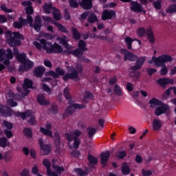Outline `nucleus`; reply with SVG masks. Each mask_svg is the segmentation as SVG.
<instances>
[{
    "label": "nucleus",
    "instance_id": "nucleus-1",
    "mask_svg": "<svg viewBox=\"0 0 176 176\" xmlns=\"http://www.w3.org/2000/svg\"><path fill=\"white\" fill-rule=\"evenodd\" d=\"M56 41L59 42L60 45L65 46L67 50L63 51L61 45L55 43L52 45V43L46 42V40L42 38L39 40V42L34 41V45L39 50H45L47 53H63L64 54H73L75 57H80L83 55V52H86L87 48H86V43L84 41L80 40L78 43L79 50H76L75 51H71L72 46L68 44V38L65 36H58Z\"/></svg>",
    "mask_w": 176,
    "mask_h": 176
},
{
    "label": "nucleus",
    "instance_id": "nucleus-2",
    "mask_svg": "<svg viewBox=\"0 0 176 176\" xmlns=\"http://www.w3.org/2000/svg\"><path fill=\"white\" fill-rule=\"evenodd\" d=\"M0 115L2 116H12V115H14L17 116V118H22L23 119H25V118H30L29 120L30 124H35V117H34V113L32 111L28 110L25 113H20L19 111H14L8 107H3L2 104H0Z\"/></svg>",
    "mask_w": 176,
    "mask_h": 176
},
{
    "label": "nucleus",
    "instance_id": "nucleus-3",
    "mask_svg": "<svg viewBox=\"0 0 176 176\" xmlns=\"http://www.w3.org/2000/svg\"><path fill=\"white\" fill-rule=\"evenodd\" d=\"M14 54L18 61L21 63L19 68V71H29L34 67V62L27 59L25 54H19V50L16 48H14Z\"/></svg>",
    "mask_w": 176,
    "mask_h": 176
},
{
    "label": "nucleus",
    "instance_id": "nucleus-4",
    "mask_svg": "<svg viewBox=\"0 0 176 176\" xmlns=\"http://www.w3.org/2000/svg\"><path fill=\"white\" fill-rule=\"evenodd\" d=\"M52 163V168L54 171H52V169H50V161H49V160L45 159L43 161V166L47 168V174L48 176H58V174H61V173L64 171V168L56 165L57 160H53Z\"/></svg>",
    "mask_w": 176,
    "mask_h": 176
},
{
    "label": "nucleus",
    "instance_id": "nucleus-5",
    "mask_svg": "<svg viewBox=\"0 0 176 176\" xmlns=\"http://www.w3.org/2000/svg\"><path fill=\"white\" fill-rule=\"evenodd\" d=\"M6 38L10 46H19V45H21V40L20 39H24L23 35L19 32L12 33L9 30L6 32Z\"/></svg>",
    "mask_w": 176,
    "mask_h": 176
},
{
    "label": "nucleus",
    "instance_id": "nucleus-6",
    "mask_svg": "<svg viewBox=\"0 0 176 176\" xmlns=\"http://www.w3.org/2000/svg\"><path fill=\"white\" fill-rule=\"evenodd\" d=\"M82 133L79 130H76L72 134H66V138L67 141H69V148H74V149H78L79 148V145L80 144V141L78 139V137Z\"/></svg>",
    "mask_w": 176,
    "mask_h": 176
},
{
    "label": "nucleus",
    "instance_id": "nucleus-7",
    "mask_svg": "<svg viewBox=\"0 0 176 176\" xmlns=\"http://www.w3.org/2000/svg\"><path fill=\"white\" fill-rule=\"evenodd\" d=\"M170 61H173V57L170 55L164 54L158 57L153 56L152 60H148V64L154 63L155 67L159 68V67H163L166 63H170Z\"/></svg>",
    "mask_w": 176,
    "mask_h": 176
},
{
    "label": "nucleus",
    "instance_id": "nucleus-8",
    "mask_svg": "<svg viewBox=\"0 0 176 176\" xmlns=\"http://www.w3.org/2000/svg\"><path fill=\"white\" fill-rule=\"evenodd\" d=\"M93 0H69V3L71 8H78V6H81L82 9H91L93 6Z\"/></svg>",
    "mask_w": 176,
    "mask_h": 176
},
{
    "label": "nucleus",
    "instance_id": "nucleus-9",
    "mask_svg": "<svg viewBox=\"0 0 176 176\" xmlns=\"http://www.w3.org/2000/svg\"><path fill=\"white\" fill-rule=\"evenodd\" d=\"M43 9L45 13H47V14H49V13H52L54 20H61L63 16H61L60 11H58L57 8H53V6H52L51 3H45Z\"/></svg>",
    "mask_w": 176,
    "mask_h": 176
},
{
    "label": "nucleus",
    "instance_id": "nucleus-10",
    "mask_svg": "<svg viewBox=\"0 0 176 176\" xmlns=\"http://www.w3.org/2000/svg\"><path fill=\"white\" fill-rule=\"evenodd\" d=\"M68 104L69 107L66 109L65 113L63 114V118H68L69 115H72L75 109H83V108H85V105L83 104H75L74 102L72 101V99L69 100Z\"/></svg>",
    "mask_w": 176,
    "mask_h": 176
},
{
    "label": "nucleus",
    "instance_id": "nucleus-11",
    "mask_svg": "<svg viewBox=\"0 0 176 176\" xmlns=\"http://www.w3.org/2000/svg\"><path fill=\"white\" fill-rule=\"evenodd\" d=\"M13 58V52L10 50V49L7 50L6 51L3 49L0 50V61L1 63H3L5 65H9L10 60Z\"/></svg>",
    "mask_w": 176,
    "mask_h": 176
},
{
    "label": "nucleus",
    "instance_id": "nucleus-12",
    "mask_svg": "<svg viewBox=\"0 0 176 176\" xmlns=\"http://www.w3.org/2000/svg\"><path fill=\"white\" fill-rule=\"evenodd\" d=\"M28 21L26 20L27 23H29L30 24V27H33L37 32L38 31H41V27H42V22L41 21V16H36L34 19V24L32 25V21H34V19H32V16L31 15H28Z\"/></svg>",
    "mask_w": 176,
    "mask_h": 176
},
{
    "label": "nucleus",
    "instance_id": "nucleus-13",
    "mask_svg": "<svg viewBox=\"0 0 176 176\" xmlns=\"http://www.w3.org/2000/svg\"><path fill=\"white\" fill-rule=\"evenodd\" d=\"M68 72L65 76H63L64 80H68V79H76L78 80V72L72 66H68L66 67Z\"/></svg>",
    "mask_w": 176,
    "mask_h": 176
},
{
    "label": "nucleus",
    "instance_id": "nucleus-14",
    "mask_svg": "<svg viewBox=\"0 0 176 176\" xmlns=\"http://www.w3.org/2000/svg\"><path fill=\"white\" fill-rule=\"evenodd\" d=\"M170 111V107L167 104H163L162 103L161 105L158 106L155 109V113L156 116H160V115H163V113H167V112Z\"/></svg>",
    "mask_w": 176,
    "mask_h": 176
},
{
    "label": "nucleus",
    "instance_id": "nucleus-15",
    "mask_svg": "<svg viewBox=\"0 0 176 176\" xmlns=\"http://www.w3.org/2000/svg\"><path fill=\"white\" fill-rule=\"evenodd\" d=\"M6 98L8 105H10V107H17V102L13 101L17 98V95H15L12 91H9L6 95Z\"/></svg>",
    "mask_w": 176,
    "mask_h": 176
},
{
    "label": "nucleus",
    "instance_id": "nucleus-16",
    "mask_svg": "<svg viewBox=\"0 0 176 176\" xmlns=\"http://www.w3.org/2000/svg\"><path fill=\"white\" fill-rule=\"evenodd\" d=\"M27 89H32V81L30 79H25L23 85L22 96H28L30 91Z\"/></svg>",
    "mask_w": 176,
    "mask_h": 176
},
{
    "label": "nucleus",
    "instance_id": "nucleus-17",
    "mask_svg": "<svg viewBox=\"0 0 176 176\" xmlns=\"http://www.w3.org/2000/svg\"><path fill=\"white\" fill-rule=\"evenodd\" d=\"M56 72L50 71L45 74L47 76H52V78H58V76H63V75H65V71H64L60 67H57L56 69Z\"/></svg>",
    "mask_w": 176,
    "mask_h": 176
},
{
    "label": "nucleus",
    "instance_id": "nucleus-18",
    "mask_svg": "<svg viewBox=\"0 0 176 176\" xmlns=\"http://www.w3.org/2000/svg\"><path fill=\"white\" fill-rule=\"evenodd\" d=\"M157 83L162 86V87H166L167 85H174V79L168 78H160L157 80Z\"/></svg>",
    "mask_w": 176,
    "mask_h": 176
},
{
    "label": "nucleus",
    "instance_id": "nucleus-19",
    "mask_svg": "<svg viewBox=\"0 0 176 176\" xmlns=\"http://www.w3.org/2000/svg\"><path fill=\"white\" fill-rule=\"evenodd\" d=\"M121 53L124 54V60L126 61L129 60V61H135L137 60V56L133 54V53L129 52L126 50H122Z\"/></svg>",
    "mask_w": 176,
    "mask_h": 176
},
{
    "label": "nucleus",
    "instance_id": "nucleus-20",
    "mask_svg": "<svg viewBox=\"0 0 176 176\" xmlns=\"http://www.w3.org/2000/svg\"><path fill=\"white\" fill-rule=\"evenodd\" d=\"M87 16H89V23H96V21H97V16L94 14L88 12L83 13L81 15V19H82V20H85V19H86V17Z\"/></svg>",
    "mask_w": 176,
    "mask_h": 176
},
{
    "label": "nucleus",
    "instance_id": "nucleus-21",
    "mask_svg": "<svg viewBox=\"0 0 176 176\" xmlns=\"http://www.w3.org/2000/svg\"><path fill=\"white\" fill-rule=\"evenodd\" d=\"M131 10H133V12H137L138 13L144 12L142 6L138 3L137 1H131Z\"/></svg>",
    "mask_w": 176,
    "mask_h": 176
},
{
    "label": "nucleus",
    "instance_id": "nucleus-22",
    "mask_svg": "<svg viewBox=\"0 0 176 176\" xmlns=\"http://www.w3.org/2000/svg\"><path fill=\"white\" fill-rule=\"evenodd\" d=\"M116 16V14L115 13L114 11L113 10H105L103 12L102 16V20H109L112 19V17H115Z\"/></svg>",
    "mask_w": 176,
    "mask_h": 176
},
{
    "label": "nucleus",
    "instance_id": "nucleus-23",
    "mask_svg": "<svg viewBox=\"0 0 176 176\" xmlns=\"http://www.w3.org/2000/svg\"><path fill=\"white\" fill-rule=\"evenodd\" d=\"M110 156H111V153H109V151H105L101 153L100 159H101L102 166H103V167H105L107 166L108 159H109Z\"/></svg>",
    "mask_w": 176,
    "mask_h": 176
},
{
    "label": "nucleus",
    "instance_id": "nucleus-24",
    "mask_svg": "<svg viewBox=\"0 0 176 176\" xmlns=\"http://www.w3.org/2000/svg\"><path fill=\"white\" fill-rule=\"evenodd\" d=\"M38 144L41 151L44 152L45 155H49V153H50V146L44 145L42 139L38 140Z\"/></svg>",
    "mask_w": 176,
    "mask_h": 176
},
{
    "label": "nucleus",
    "instance_id": "nucleus-25",
    "mask_svg": "<svg viewBox=\"0 0 176 176\" xmlns=\"http://www.w3.org/2000/svg\"><path fill=\"white\" fill-rule=\"evenodd\" d=\"M145 60H146L145 56H142L139 59H138L134 67H132L131 69H133V71H137V69H140V68H141V67L144 65V63H145Z\"/></svg>",
    "mask_w": 176,
    "mask_h": 176
},
{
    "label": "nucleus",
    "instance_id": "nucleus-26",
    "mask_svg": "<svg viewBox=\"0 0 176 176\" xmlns=\"http://www.w3.org/2000/svg\"><path fill=\"white\" fill-rule=\"evenodd\" d=\"M21 4L23 5V6L26 7L25 10H26V13L28 14H32V13H34V8L31 6V5H32L31 1H23V2L21 3Z\"/></svg>",
    "mask_w": 176,
    "mask_h": 176
},
{
    "label": "nucleus",
    "instance_id": "nucleus-27",
    "mask_svg": "<svg viewBox=\"0 0 176 176\" xmlns=\"http://www.w3.org/2000/svg\"><path fill=\"white\" fill-rule=\"evenodd\" d=\"M162 126H163V124L162 123V121L159 119H155L153 122V129L154 131H159L160 129H162Z\"/></svg>",
    "mask_w": 176,
    "mask_h": 176
},
{
    "label": "nucleus",
    "instance_id": "nucleus-28",
    "mask_svg": "<svg viewBox=\"0 0 176 176\" xmlns=\"http://www.w3.org/2000/svg\"><path fill=\"white\" fill-rule=\"evenodd\" d=\"M50 129H52V124L48 123L46 124V129L41 128V131L43 133V134H45V135L52 137V131H50Z\"/></svg>",
    "mask_w": 176,
    "mask_h": 176
},
{
    "label": "nucleus",
    "instance_id": "nucleus-29",
    "mask_svg": "<svg viewBox=\"0 0 176 176\" xmlns=\"http://www.w3.org/2000/svg\"><path fill=\"white\" fill-rule=\"evenodd\" d=\"M151 108H156V107H160L162 105V101L159 100L158 99L153 98L149 101Z\"/></svg>",
    "mask_w": 176,
    "mask_h": 176
},
{
    "label": "nucleus",
    "instance_id": "nucleus-30",
    "mask_svg": "<svg viewBox=\"0 0 176 176\" xmlns=\"http://www.w3.org/2000/svg\"><path fill=\"white\" fill-rule=\"evenodd\" d=\"M27 24V20L23 19V18H19V21L14 22L13 26L14 28H21L23 25H25Z\"/></svg>",
    "mask_w": 176,
    "mask_h": 176
},
{
    "label": "nucleus",
    "instance_id": "nucleus-31",
    "mask_svg": "<svg viewBox=\"0 0 176 176\" xmlns=\"http://www.w3.org/2000/svg\"><path fill=\"white\" fill-rule=\"evenodd\" d=\"M34 74L35 76H37L38 78L41 77L43 74H45V67L40 66L35 68Z\"/></svg>",
    "mask_w": 176,
    "mask_h": 176
},
{
    "label": "nucleus",
    "instance_id": "nucleus-32",
    "mask_svg": "<svg viewBox=\"0 0 176 176\" xmlns=\"http://www.w3.org/2000/svg\"><path fill=\"white\" fill-rule=\"evenodd\" d=\"M37 101L41 105H49V104H50L49 100L45 99L43 95H38L37 96Z\"/></svg>",
    "mask_w": 176,
    "mask_h": 176
},
{
    "label": "nucleus",
    "instance_id": "nucleus-33",
    "mask_svg": "<svg viewBox=\"0 0 176 176\" xmlns=\"http://www.w3.org/2000/svg\"><path fill=\"white\" fill-rule=\"evenodd\" d=\"M146 34L148 39L150 41L151 43L155 42V36H153V32H152V28H148L146 30Z\"/></svg>",
    "mask_w": 176,
    "mask_h": 176
},
{
    "label": "nucleus",
    "instance_id": "nucleus-34",
    "mask_svg": "<svg viewBox=\"0 0 176 176\" xmlns=\"http://www.w3.org/2000/svg\"><path fill=\"white\" fill-rule=\"evenodd\" d=\"M122 172L124 175L130 174V168H129V165L126 163L122 164Z\"/></svg>",
    "mask_w": 176,
    "mask_h": 176
},
{
    "label": "nucleus",
    "instance_id": "nucleus-35",
    "mask_svg": "<svg viewBox=\"0 0 176 176\" xmlns=\"http://www.w3.org/2000/svg\"><path fill=\"white\" fill-rule=\"evenodd\" d=\"M54 25H56L59 30V31H60L61 32H65L66 34L67 32H68V30H67V28H65V27H64L63 25H61L58 22H54Z\"/></svg>",
    "mask_w": 176,
    "mask_h": 176
},
{
    "label": "nucleus",
    "instance_id": "nucleus-36",
    "mask_svg": "<svg viewBox=\"0 0 176 176\" xmlns=\"http://www.w3.org/2000/svg\"><path fill=\"white\" fill-rule=\"evenodd\" d=\"M72 34L74 39H80V34H79V32H78V30L75 28H72Z\"/></svg>",
    "mask_w": 176,
    "mask_h": 176
},
{
    "label": "nucleus",
    "instance_id": "nucleus-37",
    "mask_svg": "<svg viewBox=\"0 0 176 176\" xmlns=\"http://www.w3.org/2000/svg\"><path fill=\"white\" fill-rule=\"evenodd\" d=\"M167 13H176V5L173 4L168 6V8L166 9Z\"/></svg>",
    "mask_w": 176,
    "mask_h": 176
},
{
    "label": "nucleus",
    "instance_id": "nucleus-38",
    "mask_svg": "<svg viewBox=\"0 0 176 176\" xmlns=\"http://www.w3.org/2000/svg\"><path fill=\"white\" fill-rule=\"evenodd\" d=\"M8 144L9 142H8V140L6 139V138H0V146H2V148H6V146H8Z\"/></svg>",
    "mask_w": 176,
    "mask_h": 176
},
{
    "label": "nucleus",
    "instance_id": "nucleus-39",
    "mask_svg": "<svg viewBox=\"0 0 176 176\" xmlns=\"http://www.w3.org/2000/svg\"><path fill=\"white\" fill-rule=\"evenodd\" d=\"M88 160L89 161V163H91V164H97V163H98V160L91 155H89Z\"/></svg>",
    "mask_w": 176,
    "mask_h": 176
},
{
    "label": "nucleus",
    "instance_id": "nucleus-40",
    "mask_svg": "<svg viewBox=\"0 0 176 176\" xmlns=\"http://www.w3.org/2000/svg\"><path fill=\"white\" fill-rule=\"evenodd\" d=\"M126 155H127V153L124 151H118L116 153V157H118V159H124V157H126Z\"/></svg>",
    "mask_w": 176,
    "mask_h": 176
},
{
    "label": "nucleus",
    "instance_id": "nucleus-41",
    "mask_svg": "<svg viewBox=\"0 0 176 176\" xmlns=\"http://www.w3.org/2000/svg\"><path fill=\"white\" fill-rule=\"evenodd\" d=\"M125 42L127 45V47L128 49H131V44L133 43V42H134V39H132L130 37H126L125 38Z\"/></svg>",
    "mask_w": 176,
    "mask_h": 176
},
{
    "label": "nucleus",
    "instance_id": "nucleus-42",
    "mask_svg": "<svg viewBox=\"0 0 176 176\" xmlns=\"http://www.w3.org/2000/svg\"><path fill=\"white\" fill-rule=\"evenodd\" d=\"M23 133L28 138H31V137H32V131L30 128H25Z\"/></svg>",
    "mask_w": 176,
    "mask_h": 176
},
{
    "label": "nucleus",
    "instance_id": "nucleus-43",
    "mask_svg": "<svg viewBox=\"0 0 176 176\" xmlns=\"http://www.w3.org/2000/svg\"><path fill=\"white\" fill-rule=\"evenodd\" d=\"M145 34H146V32L144 28H140L137 31V35L139 37L144 36Z\"/></svg>",
    "mask_w": 176,
    "mask_h": 176
},
{
    "label": "nucleus",
    "instance_id": "nucleus-44",
    "mask_svg": "<svg viewBox=\"0 0 176 176\" xmlns=\"http://www.w3.org/2000/svg\"><path fill=\"white\" fill-rule=\"evenodd\" d=\"M87 133H88V135L90 138H91V137H93V135H94V134H96V129L93 128V127H89L87 129Z\"/></svg>",
    "mask_w": 176,
    "mask_h": 176
},
{
    "label": "nucleus",
    "instance_id": "nucleus-45",
    "mask_svg": "<svg viewBox=\"0 0 176 176\" xmlns=\"http://www.w3.org/2000/svg\"><path fill=\"white\" fill-rule=\"evenodd\" d=\"M93 99V94H90L89 92H86L84 96V101L85 102H87L89 100Z\"/></svg>",
    "mask_w": 176,
    "mask_h": 176
},
{
    "label": "nucleus",
    "instance_id": "nucleus-46",
    "mask_svg": "<svg viewBox=\"0 0 176 176\" xmlns=\"http://www.w3.org/2000/svg\"><path fill=\"white\" fill-rule=\"evenodd\" d=\"M63 94L67 100H69V98H71V94H69V88L66 87L64 89Z\"/></svg>",
    "mask_w": 176,
    "mask_h": 176
},
{
    "label": "nucleus",
    "instance_id": "nucleus-47",
    "mask_svg": "<svg viewBox=\"0 0 176 176\" xmlns=\"http://www.w3.org/2000/svg\"><path fill=\"white\" fill-rule=\"evenodd\" d=\"M167 74H168V69L167 67L164 66L160 70V75H162V76H164L167 75Z\"/></svg>",
    "mask_w": 176,
    "mask_h": 176
},
{
    "label": "nucleus",
    "instance_id": "nucleus-48",
    "mask_svg": "<svg viewBox=\"0 0 176 176\" xmlns=\"http://www.w3.org/2000/svg\"><path fill=\"white\" fill-rule=\"evenodd\" d=\"M114 93L117 96H122V89L118 85H116L114 88Z\"/></svg>",
    "mask_w": 176,
    "mask_h": 176
},
{
    "label": "nucleus",
    "instance_id": "nucleus-49",
    "mask_svg": "<svg viewBox=\"0 0 176 176\" xmlns=\"http://www.w3.org/2000/svg\"><path fill=\"white\" fill-rule=\"evenodd\" d=\"M42 19L46 23H52V24H54V23H56V21H54L53 19H52V17L50 16H43Z\"/></svg>",
    "mask_w": 176,
    "mask_h": 176
},
{
    "label": "nucleus",
    "instance_id": "nucleus-50",
    "mask_svg": "<svg viewBox=\"0 0 176 176\" xmlns=\"http://www.w3.org/2000/svg\"><path fill=\"white\" fill-rule=\"evenodd\" d=\"M3 127H6L8 129V130H12V128L13 127V125L12 123L8 122V121H4L3 124Z\"/></svg>",
    "mask_w": 176,
    "mask_h": 176
},
{
    "label": "nucleus",
    "instance_id": "nucleus-51",
    "mask_svg": "<svg viewBox=\"0 0 176 176\" xmlns=\"http://www.w3.org/2000/svg\"><path fill=\"white\" fill-rule=\"evenodd\" d=\"M1 9L3 12H5V13H12L13 12L11 9L8 8L5 5H2L1 6Z\"/></svg>",
    "mask_w": 176,
    "mask_h": 176
},
{
    "label": "nucleus",
    "instance_id": "nucleus-52",
    "mask_svg": "<svg viewBox=\"0 0 176 176\" xmlns=\"http://www.w3.org/2000/svg\"><path fill=\"white\" fill-rule=\"evenodd\" d=\"M154 8L156 9H160L162 7V1L161 0H157V1L153 3Z\"/></svg>",
    "mask_w": 176,
    "mask_h": 176
},
{
    "label": "nucleus",
    "instance_id": "nucleus-53",
    "mask_svg": "<svg viewBox=\"0 0 176 176\" xmlns=\"http://www.w3.org/2000/svg\"><path fill=\"white\" fill-rule=\"evenodd\" d=\"M41 36H43V38H45L46 39H54V36L50 34H45V33H43Z\"/></svg>",
    "mask_w": 176,
    "mask_h": 176
},
{
    "label": "nucleus",
    "instance_id": "nucleus-54",
    "mask_svg": "<svg viewBox=\"0 0 176 176\" xmlns=\"http://www.w3.org/2000/svg\"><path fill=\"white\" fill-rule=\"evenodd\" d=\"M74 171L78 174V175H81V176H83V175H86V173H85L83 170H82V169L80 168H76L74 169Z\"/></svg>",
    "mask_w": 176,
    "mask_h": 176
},
{
    "label": "nucleus",
    "instance_id": "nucleus-55",
    "mask_svg": "<svg viewBox=\"0 0 176 176\" xmlns=\"http://www.w3.org/2000/svg\"><path fill=\"white\" fill-rule=\"evenodd\" d=\"M71 155L73 156V157H79V156H80V153L78 151H74Z\"/></svg>",
    "mask_w": 176,
    "mask_h": 176
},
{
    "label": "nucleus",
    "instance_id": "nucleus-56",
    "mask_svg": "<svg viewBox=\"0 0 176 176\" xmlns=\"http://www.w3.org/2000/svg\"><path fill=\"white\" fill-rule=\"evenodd\" d=\"M5 134L7 137V138H12V136L13 135V133H12V131L5 130Z\"/></svg>",
    "mask_w": 176,
    "mask_h": 176
},
{
    "label": "nucleus",
    "instance_id": "nucleus-57",
    "mask_svg": "<svg viewBox=\"0 0 176 176\" xmlns=\"http://www.w3.org/2000/svg\"><path fill=\"white\" fill-rule=\"evenodd\" d=\"M44 65L48 68H52V62H50V60H45L44 61Z\"/></svg>",
    "mask_w": 176,
    "mask_h": 176
},
{
    "label": "nucleus",
    "instance_id": "nucleus-58",
    "mask_svg": "<svg viewBox=\"0 0 176 176\" xmlns=\"http://www.w3.org/2000/svg\"><path fill=\"white\" fill-rule=\"evenodd\" d=\"M64 19L66 20H69L71 19V15H69V12H68L67 10H65Z\"/></svg>",
    "mask_w": 176,
    "mask_h": 176
},
{
    "label": "nucleus",
    "instance_id": "nucleus-59",
    "mask_svg": "<svg viewBox=\"0 0 176 176\" xmlns=\"http://www.w3.org/2000/svg\"><path fill=\"white\" fill-rule=\"evenodd\" d=\"M21 176H30V171L27 169H24L21 173Z\"/></svg>",
    "mask_w": 176,
    "mask_h": 176
},
{
    "label": "nucleus",
    "instance_id": "nucleus-60",
    "mask_svg": "<svg viewBox=\"0 0 176 176\" xmlns=\"http://www.w3.org/2000/svg\"><path fill=\"white\" fill-rule=\"evenodd\" d=\"M142 174L144 176L151 175L152 172L151 170H142Z\"/></svg>",
    "mask_w": 176,
    "mask_h": 176
},
{
    "label": "nucleus",
    "instance_id": "nucleus-61",
    "mask_svg": "<svg viewBox=\"0 0 176 176\" xmlns=\"http://www.w3.org/2000/svg\"><path fill=\"white\" fill-rule=\"evenodd\" d=\"M6 21H8V19L5 15H0V23H6Z\"/></svg>",
    "mask_w": 176,
    "mask_h": 176
},
{
    "label": "nucleus",
    "instance_id": "nucleus-62",
    "mask_svg": "<svg viewBox=\"0 0 176 176\" xmlns=\"http://www.w3.org/2000/svg\"><path fill=\"white\" fill-rule=\"evenodd\" d=\"M43 89L45 90V91H47V93H50V88H49V86L46 84L43 85Z\"/></svg>",
    "mask_w": 176,
    "mask_h": 176
},
{
    "label": "nucleus",
    "instance_id": "nucleus-63",
    "mask_svg": "<svg viewBox=\"0 0 176 176\" xmlns=\"http://www.w3.org/2000/svg\"><path fill=\"white\" fill-rule=\"evenodd\" d=\"M156 71L157 70L155 69L149 68L147 69V72H148V75H152L153 74H155V72H156Z\"/></svg>",
    "mask_w": 176,
    "mask_h": 176
},
{
    "label": "nucleus",
    "instance_id": "nucleus-64",
    "mask_svg": "<svg viewBox=\"0 0 176 176\" xmlns=\"http://www.w3.org/2000/svg\"><path fill=\"white\" fill-rule=\"evenodd\" d=\"M176 74V66H175L173 69H170V75L173 76Z\"/></svg>",
    "mask_w": 176,
    "mask_h": 176
}]
</instances>
